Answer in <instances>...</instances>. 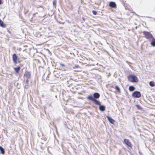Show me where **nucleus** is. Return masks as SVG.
Returning a JSON list of instances; mask_svg holds the SVG:
<instances>
[{
    "mask_svg": "<svg viewBox=\"0 0 155 155\" xmlns=\"http://www.w3.org/2000/svg\"><path fill=\"white\" fill-rule=\"evenodd\" d=\"M127 78L129 81L131 82H137L138 81V79L137 77L134 75H129L128 76Z\"/></svg>",
    "mask_w": 155,
    "mask_h": 155,
    "instance_id": "1",
    "label": "nucleus"
},
{
    "mask_svg": "<svg viewBox=\"0 0 155 155\" xmlns=\"http://www.w3.org/2000/svg\"><path fill=\"white\" fill-rule=\"evenodd\" d=\"M87 98L88 99L93 101L96 104L99 105H101L100 102L94 98L93 97L92 95L89 96Z\"/></svg>",
    "mask_w": 155,
    "mask_h": 155,
    "instance_id": "2",
    "label": "nucleus"
},
{
    "mask_svg": "<svg viewBox=\"0 0 155 155\" xmlns=\"http://www.w3.org/2000/svg\"><path fill=\"white\" fill-rule=\"evenodd\" d=\"M143 33L145 36V37L147 39L151 40V38H153L152 35L150 32L145 31L143 32Z\"/></svg>",
    "mask_w": 155,
    "mask_h": 155,
    "instance_id": "3",
    "label": "nucleus"
},
{
    "mask_svg": "<svg viewBox=\"0 0 155 155\" xmlns=\"http://www.w3.org/2000/svg\"><path fill=\"white\" fill-rule=\"evenodd\" d=\"M132 96L135 98H139L141 96L140 93L139 91H135L133 93Z\"/></svg>",
    "mask_w": 155,
    "mask_h": 155,
    "instance_id": "4",
    "label": "nucleus"
},
{
    "mask_svg": "<svg viewBox=\"0 0 155 155\" xmlns=\"http://www.w3.org/2000/svg\"><path fill=\"white\" fill-rule=\"evenodd\" d=\"M124 143L129 147H132V144L128 139H125L124 140Z\"/></svg>",
    "mask_w": 155,
    "mask_h": 155,
    "instance_id": "5",
    "label": "nucleus"
},
{
    "mask_svg": "<svg viewBox=\"0 0 155 155\" xmlns=\"http://www.w3.org/2000/svg\"><path fill=\"white\" fill-rule=\"evenodd\" d=\"M12 59L15 64H17L18 56L15 54H14L12 55Z\"/></svg>",
    "mask_w": 155,
    "mask_h": 155,
    "instance_id": "6",
    "label": "nucleus"
},
{
    "mask_svg": "<svg viewBox=\"0 0 155 155\" xmlns=\"http://www.w3.org/2000/svg\"><path fill=\"white\" fill-rule=\"evenodd\" d=\"M109 6L112 8H114L116 7V5L114 2H111L109 3Z\"/></svg>",
    "mask_w": 155,
    "mask_h": 155,
    "instance_id": "7",
    "label": "nucleus"
},
{
    "mask_svg": "<svg viewBox=\"0 0 155 155\" xmlns=\"http://www.w3.org/2000/svg\"><path fill=\"white\" fill-rule=\"evenodd\" d=\"M150 40L151 41V44L152 46H155V39L153 37Z\"/></svg>",
    "mask_w": 155,
    "mask_h": 155,
    "instance_id": "8",
    "label": "nucleus"
},
{
    "mask_svg": "<svg viewBox=\"0 0 155 155\" xmlns=\"http://www.w3.org/2000/svg\"><path fill=\"white\" fill-rule=\"evenodd\" d=\"M25 76L28 79L29 78L31 77V74L30 73L28 72H26L25 73Z\"/></svg>",
    "mask_w": 155,
    "mask_h": 155,
    "instance_id": "9",
    "label": "nucleus"
},
{
    "mask_svg": "<svg viewBox=\"0 0 155 155\" xmlns=\"http://www.w3.org/2000/svg\"><path fill=\"white\" fill-rule=\"evenodd\" d=\"M100 96V94L98 93H95L93 94V97L94 98L97 99Z\"/></svg>",
    "mask_w": 155,
    "mask_h": 155,
    "instance_id": "10",
    "label": "nucleus"
},
{
    "mask_svg": "<svg viewBox=\"0 0 155 155\" xmlns=\"http://www.w3.org/2000/svg\"><path fill=\"white\" fill-rule=\"evenodd\" d=\"M100 107H99V109L101 111H103L105 110V107L104 105H99Z\"/></svg>",
    "mask_w": 155,
    "mask_h": 155,
    "instance_id": "11",
    "label": "nucleus"
},
{
    "mask_svg": "<svg viewBox=\"0 0 155 155\" xmlns=\"http://www.w3.org/2000/svg\"><path fill=\"white\" fill-rule=\"evenodd\" d=\"M107 118L109 121L111 123L113 124L114 120H113L112 119L109 117V116H107Z\"/></svg>",
    "mask_w": 155,
    "mask_h": 155,
    "instance_id": "12",
    "label": "nucleus"
},
{
    "mask_svg": "<svg viewBox=\"0 0 155 155\" xmlns=\"http://www.w3.org/2000/svg\"><path fill=\"white\" fill-rule=\"evenodd\" d=\"M0 26L3 28L6 27V25L3 23V22L0 19Z\"/></svg>",
    "mask_w": 155,
    "mask_h": 155,
    "instance_id": "13",
    "label": "nucleus"
},
{
    "mask_svg": "<svg viewBox=\"0 0 155 155\" xmlns=\"http://www.w3.org/2000/svg\"><path fill=\"white\" fill-rule=\"evenodd\" d=\"M20 69V68L19 67L14 68V70L17 73L19 72Z\"/></svg>",
    "mask_w": 155,
    "mask_h": 155,
    "instance_id": "14",
    "label": "nucleus"
},
{
    "mask_svg": "<svg viewBox=\"0 0 155 155\" xmlns=\"http://www.w3.org/2000/svg\"><path fill=\"white\" fill-rule=\"evenodd\" d=\"M0 151H1V153L2 154H4L5 153V151L3 149V148L1 146H0Z\"/></svg>",
    "mask_w": 155,
    "mask_h": 155,
    "instance_id": "15",
    "label": "nucleus"
},
{
    "mask_svg": "<svg viewBox=\"0 0 155 155\" xmlns=\"http://www.w3.org/2000/svg\"><path fill=\"white\" fill-rule=\"evenodd\" d=\"M135 89V87L133 86H130L129 87V90L130 91H133Z\"/></svg>",
    "mask_w": 155,
    "mask_h": 155,
    "instance_id": "16",
    "label": "nucleus"
},
{
    "mask_svg": "<svg viewBox=\"0 0 155 155\" xmlns=\"http://www.w3.org/2000/svg\"><path fill=\"white\" fill-rule=\"evenodd\" d=\"M149 85L151 87H154L155 86L154 82L153 81H150L149 83Z\"/></svg>",
    "mask_w": 155,
    "mask_h": 155,
    "instance_id": "17",
    "label": "nucleus"
},
{
    "mask_svg": "<svg viewBox=\"0 0 155 155\" xmlns=\"http://www.w3.org/2000/svg\"><path fill=\"white\" fill-rule=\"evenodd\" d=\"M115 89L116 90L119 92H120V89L118 86H115L114 87Z\"/></svg>",
    "mask_w": 155,
    "mask_h": 155,
    "instance_id": "18",
    "label": "nucleus"
},
{
    "mask_svg": "<svg viewBox=\"0 0 155 155\" xmlns=\"http://www.w3.org/2000/svg\"><path fill=\"white\" fill-rule=\"evenodd\" d=\"M56 1L55 0H54V1H53V5L55 7L56 6Z\"/></svg>",
    "mask_w": 155,
    "mask_h": 155,
    "instance_id": "19",
    "label": "nucleus"
},
{
    "mask_svg": "<svg viewBox=\"0 0 155 155\" xmlns=\"http://www.w3.org/2000/svg\"><path fill=\"white\" fill-rule=\"evenodd\" d=\"M92 12H93V13L94 15H96L97 13V12H96V11H92Z\"/></svg>",
    "mask_w": 155,
    "mask_h": 155,
    "instance_id": "20",
    "label": "nucleus"
},
{
    "mask_svg": "<svg viewBox=\"0 0 155 155\" xmlns=\"http://www.w3.org/2000/svg\"><path fill=\"white\" fill-rule=\"evenodd\" d=\"M136 106L139 109H141L139 105H136Z\"/></svg>",
    "mask_w": 155,
    "mask_h": 155,
    "instance_id": "21",
    "label": "nucleus"
},
{
    "mask_svg": "<svg viewBox=\"0 0 155 155\" xmlns=\"http://www.w3.org/2000/svg\"><path fill=\"white\" fill-rule=\"evenodd\" d=\"M25 82H26V84H28V79L26 80Z\"/></svg>",
    "mask_w": 155,
    "mask_h": 155,
    "instance_id": "22",
    "label": "nucleus"
},
{
    "mask_svg": "<svg viewBox=\"0 0 155 155\" xmlns=\"http://www.w3.org/2000/svg\"><path fill=\"white\" fill-rule=\"evenodd\" d=\"M60 65H61V66H62V67H65L64 65L63 64H61H61H60Z\"/></svg>",
    "mask_w": 155,
    "mask_h": 155,
    "instance_id": "23",
    "label": "nucleus"
},
{
    "mask_svg": "<svg viewBox=\"0 0 155 155\" xmlns=\"http://www.w3.org/2000/svg\"><path fill=\"white\" fill-rule=\"evenodd\" d=\"M78 67H79L78 66H75V68H78Z\"/></svg>",
    "mask_w": 155,
    "mask_h": 155,
    "instance_id": "24",
    "label": "nucleus"
},
{
    "mask_svg": "<svg viewBox=\"0 0 155 155\" xmlns=\"http://www.w3.org/2000/svg\"><path fill=\"white\" fill-rule=\"evenodd\" d=\"M2 4V2L1 0H0V5H1Z\"/></svg>",
    "mask_w": 155,
    "mask_h": 155,
    "instance_id": "25",
    "label": "nucleus"
},
{
    "mask_svg": "<svg viewBox=\"0 0 155 155\" xmlns=\"http://www.w3.org/2000/svg\"><path fill=\"white\" fill-rule=\"evenodd\" d=\"M154 21H155V19H154Z\"/></svg>",
    "mask_w": 155,
    "mask_h": 155,
    "instance_id": "26",
    "label": "nucleus"
}]
</instances>
